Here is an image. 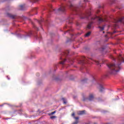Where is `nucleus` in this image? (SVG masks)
I'll list each match as a JSON object with an SVG mask.
<instances>
[{
	"label": "nucleus",
	"mask_w": 124,
	"mask_h": 124,
	"mask_svg": "<svg viewBox=\"0 0 124 124\" xmlns=\"http://www.w3.org/2000/svg\"><path fill=\"white\" fill-rule=\"evenodd\" d=\"M87 1H88V0L80 1L78 5H72L71 2L68 1L65 4H62L57 10L59 12H65V7L69 6L73 15H78L81 19H89V17L92 16L91 10H88L83 13L82 12V9L85 8V3Z\"/></svg>",
	"instance_id": "1"
},
{
	"label": "nucleus",
	"mask_w": 124,
	"mask_h": 124,
	"mask_svg": "<svg viewBox=\"0 0 124 124\" xmlns=\"http://www.w3.org/2000/svg\"><path fill=\"white\" fill-rule=\"evenodd\" d=\"M117 62L114 64L112 63L107 64L109 69V73L110 74H117V73L120 71V69H121L120 65L122 64V62H124V58L122 57V55L120 54L118 56Z\"/></svg>",
	"instance_id": "2"
},
{
	"label": "nucleus",
	"mask_w": 124,
	"mask_h": 124,
	"mask_svg": "<svg viewBox=\"0 0 124 124\" xmlns=\"http://www.w3.org/2000/svg\"><path fill=\"white\" fill-rule=\"evenodd\" d=\"M91 62L92 63L93 62H94L95 64H99L100 63V62H99L98 59H93L88 57H84V61H80L79 63L83 64L85 62Z\"/></svg>",
	"instance_id": "3"
},
{
	"label": "nucleus",
	"mask_w": 124,
	"mask_h": 124,
	"mask_svg": "<svg viewBox=\"0 0 124 124\" xmlns=\"http://www.w3.org/2000/svg\"><path fill=\"white\" fill-rule=\"evenodd\" d=\"M93 78V81H95L97 85V87L101 92H103V90L104 88H103V84H102V82H101V80L100 79H97L96 80L95 78L94 77H92Z\"/></svg>",
	"instance_id": "4"
},
{
	"label": "nucleus",
	"mask_w": 124,
	"mask_h": 124,
	"mask_svg": "<svg viewBox=\"0 0 124 124\" xmlns=\"http://www.w3.org/2000/svg\"><path fill=\"white\" fill-rule=\"evenodd\" d=\"M90 18L92 20H97V21H98V22H99V23H102V22H107V21L106 18H105V19H103V18H102V17H100V16H97L95 15L91 16Z\"/></svg>",
	"instance_id": "5"
},
{
	"label": "nucleus",
	"mask_w": 124,
	"mask_h": 124,
	"mask_svg": "<svg viewBox=\"0 0 124 124\" xmlns=\"http://www.w3.org/2000/svg\"><path fill=\"white\" fill-rule=\"evenodd\" d=\"M69 53V51L67 50L65 52H62L60 55V58L61 60H62V59H64V58H66L67 57V55H68V53Z\"/></svg>",
	"instance_id": "6"
},
{
	"label": "nucleus",
	"mask_w": 124,
	"mask_h": 124,
	"mask_svg": "<svg viewBox=\"0 0 124 124\" xmlns=\"http://www.w3.org/2000/svg\"><path fill=\"white\" fill-rule=\"evenodd\" d=\"M71 61V59H70V58L68 57L66 59H64L63 61H61L60 62V63L61 64H64V63L65 62H70Z\"/></svg>",
	"instance_id": "7"
},
{
	"label": "nucleus",
	"mask_w": 124,
	"mask_h": 124,
	"mask_svg": "<svg viewBox=\"0 0 124 124\" xmlns=\"http://www.w3.org/2000/svg\"><path fill=\"white\" fill-rule=\"evenodd\" d=\"M72 20H73V17L72 16L68 17L66 19L67 24H71L72 23Z\"/></svg>",
	"instance_id": "8"
},
{
	"label": "nucleus",
	"mask_w": 124,
	"mask_h": 124,
	"mask_svg": "<svg viewBox=\"0 0 124 124\" xmlns=\"http://www.w3.org/2000/svg\"><path fill=\"white\" fill-rule=\"evenodd\" d=\"M93 94H90L89 95V100H93Z\"/></svg>",
	"instance_id": "9"
},
{
	"label": "nucleus",
	"mask_w": 124,
	"mask_h": 124,
	"mask_svg": "<svg viewBox=\"0 0 124 124\" xmlns=\"http://www.w3.org/2000/svg\"><path fill=\"white\" fill-rule=\"evenodd\" d=\"M20 9L21 10H25V7H26V5H25V4L21 5L20 6Z\"/></svg>",
	"instance_id": "10"
},
{
	"label": "nucleus",
	"mask_w": 124,
	"mask_h": 124,
	"mask_svg": "<svg viewBox=\"0 0 124 124\" xmlns=\"http://www.w3.org/2000/svg\"><path fill=\"white\" fill-rule=\"evenodd\" d=\"M85 110L80 111L78 112V115H83V114H85Z\"/></svg>",
	"instance_id": "11"
},
{
	"label": "nucleus",
	"mask_w": 124,
	"mask_h": 124,
	"mask_svg": "<svg viewBox=\"0 0 124 124\" xmlns=\"http://www.w3.org/2000/svg\"><path fill=\"white\" fill-rule=\"evenodd\" d=\"M8 16H9V17H10L11 18H12L13 19H14V18H15V16L12 15L11 14H8Z\"/></svg>",
	"instance_id": "12"
},
{
	"label": "nucleus",
	"mask_w": 124,
	"mask_h": 124,
	"mask_svg": "<svg viewBox=\"0 0 124 124\" xmlns=\"http://www.w3.org/2000/svg\"><path fill=\"white\" fill-rule=\"evenodd\" d=\"M91 33H92V32H91V31H89V32H87L85 34V37H88V36H90V35H91Z\"/></svg>",
	"instance_id": "13"
},
{
	"label": "nucleus",
	"mask_w": 124,
	"mask_h": 124,
	"mask_svg": "<svg viewBox=\"0 0 124 124\" xmlns=\"http://www.w3.org/2000/svg\"><path fill=\"white\" fill-rule=\"evenodd\" d=\"M92 24L93 23L92 22L89 23L88 25H87V29H91Z\"/></svg>",
	"instance_id": "14"
},
{
	"label": "nucleus",
	"mask_w": 124,
	"mask_h": 124,
	"mask_svg": "<svg viewBox=\"0 0 124 124\" xmlns=\"http://www.w3.org/2000/svg\"><path fill=\"white\" fill-rule=\"evenodd\" d=\"M124 17L119 18L117 22H120L121 23H123V20H124Z\"/></svg>",
	"instance_id": "15"
},
{
	"label": "nucleus",
	"mask_w": 124,
	"mask_h": 124,
	"mask_svg": "<svg viewBox=\"0 0 124 124\" xmlns=\"http://www.w3.org/2000/svg\"><path fill=\"white\" fill-rule=\"evenodd\" d=\"M30 2H36V1H38L39 0H29Z\"/></svg>",
	"instance_id": "16"
},
{
	"label": "nucleus",
	"mask_w": 124,
	"mask_h": 124,
	"mask_svg": "<svg viewBox=\"0 0 124 124\" xmlns=\"http://www.w3.org/2000/svg\"><path fill=\"white\" fill-rule=\"evenodd\" d=\"M62 100L63 101L64 104H66V99H65V98H62Z\"/></svg>",
	"instance_id": "17"
},
{
	"label": "nucleus",
	"mask_w": 124,
	"mask_h": 124,
	"mask_svg": "<svg viewBox=\"0 0 124 124\" xmlns=\"http://www.w3.org/2000/svg\"><path fill=\"white\" fill-rule=\"evenodd\" d=\"M68 28H71V27L68 26V25H66L64 27V30H65V29H68Z\"/></svg>",
	"instance_id": "18"
},
{
	"label": "nucleus",
	"mask_w": 124,
	"mask_h": 124,
	"mask_svg": "<svg viewBox=\"0 0 124 124\" xmlns=\"http://www.w3.org/2000/svg\"><path fill=\"white\" fill-rule=\"evenodd\" d=\"M55 113H56V111H54L51 112V113L49 114V116H51V115H54V114H55Z\"/></svg>",
	"instance_id": "19"
},
{
	"label": "nucleus",
	"mask_w": 124,
	"mask_h": 124,
	"mask_svg": "<svg viewBox=\"0 0 124 124\" xmlns=\"http://www.w3.org/2000/svg\"><path fill=\"white\" fill-rule=\"evenodd\" d=\"M56 118H57V116H53L50 117V119H51V120H53V119H55Z\"/></svg>",
	"instance_id": "20"
},
{
	"label": "nucleus",
	"mask_w": 124,
	"mask_h": 124,
	"mask_svg": "<svg viewBox=\"0 0 124 124\" xmlns=\"http://www.w3.org/2000/svg\"><path fill=\"white\" fill-rule=\"evenodd\" d=\"M99 28L101 31H103V30H104V27H99Z\"/></svg>",
	"instance_id": "21"
},
{
	"label": "nucleus",
	"mask_w": 124,
	"mask_h": 124,
	"mask_svg": "<svg viewBox=\"0 0 124 124\" xmlns=\"http://www.w3.org/2000/svg\"><path fill=\"white\" fill-rule=\"evenodd\" d=\"M78 124V121H76L73 124Z\"/></svg>",
	"instance_id": "22"
},
{
	"label": "nucleus",
	"mask_w": 124,
	"mask_h": 124,
	"mask_svg": "<svg viewBox=\"0 0 124 124\" xmlns=\"http://www.w3.org/2000/svg\"><path fill=\"white\" fill-rule=\"evenodd\" d=\"M102 62H103V63H105V62H107V60H103L102 61Z\"/></svg>",
	"instance_id": "23"
},
{
	"label": "nucleus",
	"mask_w": 124,
	"mask_h": 124,
	"mask_svg": "<svg viewBox=\"0 0 124 124\" xmlns=\"http://www.w3.org/2000/svg\"><path fill=\"white\" fill-rule=\"evenodd\" d=\"M72 31L71 30H68L66 32H64V34H65V32H68V31Z\"/></svg>",
	"instance_id": "24"
},
{
	"label": "nucleus",
	"mask_w": 124,
	"mask_h": 124,
	"mask_svg": "<svg viewBox=\"0 0 124 124\" xmlns=\"http://www.w3.org/2000/svg\"><path fill=\"white\" fill-rule=\"evenodd\" d=\"M75 119H76V120H78L79 119V117H75Z\"/></svg>",
	"instance_id": "25"
},
{
	"label": "nucleus",
	"mask_w": 124,
	"mask_h": 124,
	"mask_svg": "<svg viewBox=\"0 0 124 124\" xmlns=\"http://www.w3.org/2000/svg\"><path fill=\"white\" fill-rule=\"evenodd\" d=\"M75 115V113H72V116L73 117Z\"/></svg>",
	"instance_id": "26"
},
{
	"label": "nucleus",
	"mask_w": 124,
	"mask_h": 124,
	"mask_svg": "<svg viewBox=\"0 0 124 124\" xmlns=\"http://www.w3.org/2000/svg\"><path fill=\"white\" fill-rule=\"evenodd\" d=\"M41 22H42V19H41L40 21H39V23H41Z\"/></svg>",
	"instance_id": "27"
},
{
	"label": "nucleus",
	"mask_w": 124,
	"mask_h": 124,
	"mask_svg": "<svg viewBox=\"0 0 124 124\" xmlns=\"http://www.w3.org/2000/svg\"><path fill=\"white\" fill-rule=\"evenodd\" d=\"M111 59H112V60H115V58H114V57H111Z\"/></svg>",
	"instance_id": "28"
},
{
	"label": "nucleus",
	"mask_w": 124,
	"mask_h": 124,
	"mask_svg": "<svg viewBox=\"0 0 124 124\" xmlns=\"http://www.w3.org/2000/svg\"><path fill=\"white\" fill-rule=\"evenodd\" d=\"M98 12H99V10H97V12H96V13H98Z\"/></svg>",
	"instance_id": "29"
},
{
	"label": "nucleus",
	"mask_w": 124,
	"mask_h": 124,
	"mask_svg": "<svg viewBox=\"0 0 124 124\" xmlns=\"http://www.w3.org/2000/svg\"><path fill=\"white\" fill-rule=\"evenodd\" d=\"M50 8H52V6L50 5Z\"/></svg>",
	"instance_id": "30"
},
{
	"label": "nucleus",
	"mask_w": 124,
	"mask_h": 124,
	"mask_svg": "<svg viewBox=\"0 0 124 124\" xmlns=\"http://www.w3.org/2000/svg\"><path fill=\"white\" fill-rule=\"evenodd\" d=\"M36 29H37V31H38V28H36Z\"/></svg>",
	"instance_id": "31"
},
{
	"label": "nucleus",
	"mask_w": 124,
	"mask_h": 124,
	"mask_svg": "<svg viewBox=\"0 0 124 124\" xmlns=\"http://www.w3.org/2000/svg\"><path fill=\"white\" fill-rule=\"evenodd\" d=\"M105 36H106V37H107V35H106Z\"/></svg>",
	"instance_id": "32"
},
{
	"label": "nucleus",
	"mask_w": 124,
	"mask_h": 124,
	"mask_svg": "<svg viewBox=\"0 0 124 124\" xmlns=\"http://www.w3.org/2000/svg\"><path fill=\"white\" fill-rule=\"evenodd\" d=\"M104 32H104V31L103 32V33H104Z\"/></svg>",
	"instance_id": "33"
},
{
	"label": "nucleus",
	"mask_w": 124,
	"mask_h": 124,
	"mask_svg": "<svg viewBox=\"0 0 124 124\" xmlns=\"http://www.w3.org/2000/svg\"><path fill=\"white\" fill-rule=\"evenodd\" d=\"M8 80H9V78H8Z\"/></svg>",
	"instance_id": "34"
},
{
	"label": "nucleus",
	"mask_w": 124,
	"mask_h": 124,
	"mask_svg": "<svg viewBox=\"0 0 124 124\" xmlns=\"http://www.w3.org/2000/svg\"><path fill=\"white\" fill-rule=\"evenodd\" d=\"M78 35H80V34H78Z\"/></svg>",
	"instance_id": "35"
}]
</instances>
